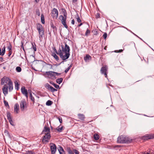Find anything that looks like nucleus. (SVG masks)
Segmentation results:
<instances>
[{
	"mask_svg": "<svg viewBox=\"0 0 154 154\" xmlns=\"http://www.w3.org/2000/svg\"><path fill=\"white\" fill-rule=\"evenodd\" d=\"M61 47L62 49V51L65 52V55H63V54L60 57V58L63 60L68 59L70 56V49L69 45H67L66 43H65V46L64 47L63 45H61Z\"/></svg>",
	"mask_w": 154,
	"mask_h": 154,
	"instance_id": "f257e3e1",
	"label": "nucleus"
},
{
	"mask_svg": "<svg viewBox=\"0 0 154 154\" xmlns=\"http://www.w3.org/2000/svg\"><path fill=\"white\" fill-rule=\"evenodd\" d=\"M1 85H6L8 86V90L9 92L13 89V82L9 78L5 76L4 77L1 79Z\"/></svg>",
	"mask_w": 154,
	"mask_h": 154,
	"instance_id": "f03ea898",
	"label": "nucleus"
},
{
	"mask_svg": "<svg viewBox=\"0 0 154 154\" xmlns=\"http://www.w3.org/2000/svg\"><path fill=\"white\" fill-rule=\"evenodd\" d=\"M132 141V140L128 137L122 135L117 138V143H131Z\"/></svg>",
	"mask_w": 154,
	"mask_h": 154,
	"instance_id": "7ed1b4c3",
	"label": "nucleus"
},
{
	"mask_svg": "<svg viewBox=\"0 0 154 154\" xmlns=\"http://www.w3.org/2000/svg\"><path fill=\"white\" fill-rule=\"evenodd\" d=\"M37 25V29L38 31L39 40L41 42L45 34L44 29L41 24L38 23Z\"/></svg>",
	"mask_w": 154,
	"mask_h": 154,
	"instance_id": "20e7f679",
	"label": "nucleus"
},
{
	"mask_svg": "<svg viewBox=\"0 0 154 154\" xmlns=\"http://www.w3.org/2000/svg\"><path fill=\"white\" fill-rule=\"evenodd\" d=\"M63 10H64L63 11V16L60 15L59 17V19L61 21L62 23L64 26L65 28L67 29L68 26L66 23V21L67 18V13L66 11L63 9Z\"/></svg>",
	"mask_w": 154,
	"mask_h": 154,
	"instance_id": "39448f33",
	"label": "nucleus"
},
{
	"mask_svg": "<svg viewBox=\"0 0 154 154\" xmlns=\"http://www.w3.org/2000/svg\"><path fill=\"white\" fill-rule=\"evenodd\" d=\"M107 67L105 66L102 67L100 69V72L102 74H104L106 78H107Z\"/></svg>",
	"mask_w": 154,
	"mask_h": 154,
	"instance_id": "423d86ee",
	"label": "nucleus"
},
{
	"mask_svg": "<svg viewBox=\"0 0 154 154\" xmlns=\"http://www.w3.org/2000/svg\"><path fill=\"white\" fill-rule=\"evenodd\" d=\"M58 12L57 9L54 8L51 11V16L53 19H57L58 17Z\"/></svg>",
	"mask_w": 154,
	"mask_h": 154,
	"instance_id": "0eeeda50",
	"label": "nucleus"
},
{
	"mask_svg": "<svg viewBox=\"0 0 154 154\" xmlns=\"http://www.w3.org/2000/svg\"><path fill=\"white\" fill-rule=\"evenodd\" d=\"M51 137V136L50 133H47L45 134V135L43 138L42 141L44 142V141L46 142H48L49 141L48 140L50 139Z\"/></svg>",
	"mask_w": 154,
	"mask_h": 154,
	"instance_id": "6e6552de",
	"label": "nucleus"
},
{
	"mask_svg": "<svg viewBox=\"0 0 154 154\" xmlns=\"http://www.w3.org/2000/svg\"><path fill=\"white\" fill-rule=\"evenodd\" d=\"M20 108L21 110L22 111H23L26 108V103L24 100H22L21 101L20 104Z\"/></svg>",
	"mask_w": 154,
	"mask_h": 154,
	"instance_id": "1a4fd4ad",
	"label": "nucleus"
},
{
	"mask_svg": "<svg viewBox=\"0 0 154 154\" xmlns=\"http://www.w3.org/2000/svg\"><path fill=\"white\" fill-rule=\"evenodd\" d=\"M50 146L51 150V154H55L57 150V147L55 144L54 143H51Z\"/></svg>",
	"mask_w": 154,
	"mask_h": 154,
	"instance_id": "9d476101",
	"label": "nucleus"
},
{
	"mask_svg": "<svg viewBox=\"0 0 154 154\" xmlns=\"http://www.w3.org/2000/svg\"><path fill=\"white\" fill-rule=\"evenodd\" d=\"M45 88L50 91L54 92L55 91H57V90L54 88L52 86H51L48 83H46L45 84Z\"/></svg>",
	"mask_w": 154,
	"mask_h": 154,
	"instance_id": "9b49d317",
	"label": "nucleus"
},
{
	"mask_svg": "<svg viewBox=\"0 0 154 154\" xmlns=\"http://www.w3.org/2000/svg\"><path fill=\"white\" fill-rule=\"evenodd\" d=\"M21 90L22 94L27 98H28V93L27 89L25 88V87L24 86L22 87Z\"/></svg>",
	"mask_w": 154,
	"mask_h": 154,
	"instance_id": "f8f14e48",
	"label": "nucleus"
},
{
	"mask_svg": "<svg viewBox=\"0 0 154 154\" xmlns=\"http://www.w3.org/2000/svg\"><path fill=\"white\" fill-rule=\"evenodd\" d=\"M8 86L6 85H5L2 88V91L3 93L5 95H6L8 94Z\"/></svg>",
	"mask_w": 154,
	"mask_h": 154,
	"instance_id": "ddd939ff",
	"label": "nucleus"
},
{
	"mask_svg": "<svg viewBox=\"0 0 154 154\" xmlns=\"http://www.w3.org/2000/svg\"><path fill=\"white\" fill-rule=\"evenodd\" d=\"M154 138V135L153 134H149L146 135L144 137V140H147L148 139H152Z\"/></svg>",
	"mask_w": 154,
	"mask_h": 154,
	"instance_id": "4468645a",
	"label": "nucleus"
},
{
	"mask_svg": "<svg viewBox=\"0 0 154 154\" xmlns=\"http://www.w3.org/2000/svg\"><path fill=\"white\" fill-rule=\"evenodd\" d=\"M19 110V106L18 104L17 103L15 104L14 106V111L17 113H18V111Z\"/></svg>",
	"mask_w": 154,
	"mask_h": 154,
	"instance_id": "2eb2a0df",
	"label": "nucleus"
},
{
	"mask_svg": "<svg viewBox=\"0 0 154 154\" xmlns=\"http://www.w3.org/2000/svg\"><path fill=\"white\" fill-rule=\"evenodd\" d=\"M5 47L4 46L2 49L1 52V49L0 48V55L3 56L5 54Z\"/></svg>",
	"mask_w": 154,
	"mask_h": 154,
	"instance_id": "dca6fc26",
	"label": "nucleus"
},
{
	"mask_svg": "<svg viewBox=\"0 0 154 154\" xmlns=\"http://www.w3.org/2000/svg\"><path fill=\"white\" fill-rule=\"evenodd\" d=\"M28 91L30 94V99L32 101V102L33 103H34L35 102V99L33 97L31 93L32 91L30 90H29Z\"/></svg>",
	"mask_w": 154,
	"mask_h": 154,
	"instance_id": "f3484780",
	"label": "nucleus"
},
{
	"mask_svg": "<svg viewBox=\"0 0 154 154\" xmlns=\"http://www.w3.org/2000/svg\"><path fill=\"white\" fill-rule=\"evenodd\" d=\"M74 149H73L72 150L70 147H68L67 148V150L68 154H74Z\"/></svg>",
	"mask_w": 154,
	"mask_h": 154,
	"instance_id": "a211bd4d",
	"label": "nucleus"
},
{
	"mask_svg": "<svg viewBox=\"0 0 154 154\" xmlns=\"http://www.w3.org/2000/svg\"><path fill=\"white\" fill-rule=\"evenodd\" d=\"M78 116L79 119L82 121H84L85 118V116L83 114H79Z\"/></svg>",
	"mask_w": 154,
	"mask_h": 154,
	"instance_id": "6ab92c4d",
	"label": "nucleus"
},
{
	"mask_svg": "<svg viewBox=\"0 0 154 154\" xmlns=\"http://www.w3.org/2000/svg\"><path fill=\"white\" fill-rule=\"evenodd\" d=\"M58 151H59L60 154H64V151L63 148V147L60 146L58 149Z\"/></svg>",
	"mask_w": 154,
	"mask_h": 154,
	"instance_id": "aec40b11",
	"label": "nucleus"
},
{
	"mask_svg": "<svg viewBox=\"0 0 154 154\" xmlns=\"http://www.w3.org/2000/svg\"><path fill=\"white\" fill-rule=\"evenodd\" d=\"M46 73L47 75L48 76H52L55 77V75L54 74V72L53 71H49L47 72Z\"/></svg>",
	"mask_w": 154,
	"mask_h": 154,
	"instance_id": "412c9836",
	"label": "nucleus"
},
{
	"mask_svg": "<svg viewBox=\"0 0 154 154\" xmlns=\"http://www.w3.org/2000/svg\"><path fill=\"white\" fill-rule=\"evenodd\" d=\"M50 131V129L49 128L45 126L44 128L42 133H43L44 132H47L48 133H49Z\"/></svg>",
	"mask_w": 154,
	"mask_h": 154,
	"instance_id": "4be33fe9",
	"label": "nucleus"
},
{
	"mask_svg": "<svg viewBox=\"0 0 154 154\" xmlns=\"http://www.w3.org/2000/svg\"><path fill=\"white\" fill-rule=\"evenodd\" d=\"M91 57L89 54H86L85 57H84V60L85 61L91 60Z\"/></svg>",
	"mask_w": 154,
	"mask_h": 154,
	"instance_id": "5701e85b",
	"label": "nucleus"
},
{
	"mask_svg": "<svg viewBox=\"0 0 154 154\" xmlns=\"http://www.w3.org/2000/svg\"><path fill=\"white\" fill-rule=\"evenodd\" d=\"M41 21L42 23L44 24L45 23V20L44 15L42 14L41 16Z\"/></svg>",
	"mask_w": 154,
	"mask_h": 154,
	"instance_id": "b1692460",
	"label": "nucleus"
},
{
	"mask_svg": "<svg viewBox=\"0 0 154 154\" xmlns=\"http://www.w3.org/2000/svg\"><path fill=\"white\" fill-rule=\"evenodd\" d=\"M63 81V78H60L57 79H56V82L58 84H60Z\"/></svg>",
	"mask_w": 154,
	"mask_h": 154,
	"instance_id": "393cba45",
	"label": "nucleus"
},
{
	"mask_svg": "<svg viewBox=\"0 0 154 154\" xmlns=\"http://www.w3.org/2000/svg\"><path fill=\"white\" fill-rule=\"evenodd\" d=\"M63 126H61L60 128V126L58 127L57 128H56V130L58 131V132H61L62 131V130H63Z\"/></svg>",
	"mask_w": 154,
	"mask_h": 154,
	"instance_id": "a878e982",
	"label": "nucleus"
},
{
	"mask_svg": "<svg viewBox=\"0 0 154 154\" xmlns=\"http://www.w3.org/2000/svg\"><path fill=\"white\" fill-rule=\"evenodd\" d=\"M63 52L62 49L61 50L60 48L58 51H57V54L60 56L63 54Z\"/></svg>",
	"mask_w": 154,
	"mask_h": 154,
	"instance_id": "bb28decb",
	"label": "nucleus"
},
{
	"mask_svg": "<svg viewBox=\"0 0 154 154\" xmlns=\"http://www.w3.org/2000/svg\"><path fill=\"white\" fill-rule=\"evenodd\" d=\"M32 48H33L34 51L35 52L36 51L37 49L36 47V45L35 44V43H32Z\"/></svg>",
	"mask_w": 154,
	"mask_h": 154,
	"instance_id": "cd10ccee",
	"label": "nucleus"
},
{
	"mask_svg": "<svg viewBox=\"0 0 154 154\" xmlns=\"http://www.w3.org/2000/svg\"><path fill=\"white\" fill-rule=\"evenodd\" d=\"M94 138L96 140H97L99 138V136L97 134H95L94 135Z\"/></svg>",
	"mask_w": 154,
	"mask_h": 154,
	"instance_id": "c85d7f7f",
	"label": "nucleus"
},
{
	"mask_svg": "<svg viewBox=\"0 0 154 154\" xmlns=\"http://www.w3.org/2000/svg\"><path fill=\"white\" fill-rule=\"evenodd\" d=\"M52 56H53L54 58L56 59V60L58 61L59 60V58L57 55V54L55 53H53L52 54Z\"/></svg>",
	"mask_w": 154,
	"mask_h": 154,
	"instance_id": "c756f323",
	"label": "nucleus"
},
{
	"mask_svg": "<svg viewBox=\"0 0 154 154\" xmlns=\"http://www.w3.org/2000/svg\"><path fill=\"white\" fill-rule=\"evenodd\" d=\"M14 83H15V89L16 90H18L19 88V84L16 81Z\"/></svg>",
	"mask_w": 154,
	"mask_h": 154,
	"instance_id": "7c9ffc66",
	"label": "nucleus"
},
{
	"mask_svg": "<svg viewBox=\"0 0 154 154\" xmlns=\"http://www.w3.org/2000/svg\"><path fill=\"white\" fill-rule=\"evenodd\" d=\"M24 154H35V152L32 150L26 151Z\"/></svg>",
	"mask_w": 154,
	"mask_h": 154,
	"instance_id": "2f4dec72",
	"label": "nucleus"
},
{
	"mask_svg": "<svg viewBox=\"0 0 154 154\" xmlns=\"http://www.w3.org/2000/svg\"><path fill=\"white\" fill-rule=\"evenodd\" d=\"M52 102L50 100H48L46 102V104L48 106H51L52 103Z\"/></svg>",
	"mask_w": 154,
	"mask_h": 154,
	"instance_id": "473e14b6",
	"label": "nucleus"
},
{
	"mask_svg": "<svg viewBox=\"0 0 154 154\" xmlns=\"http://www.w3.org/2000/svg\"><path fill=\"white\" fill-rule=\"evenodd\" d=\"M12 46L10 43L8 44V46L7 47V49L9 51H12Z\"/></svg>",
	"mask_w": 154,
	"mask_h": 154,
	"instance_id": "72a5a7b5",
	"label": "nucleus"
},
{
	"mask_svg": "<svg viewBox=\"0 0 154 154\" xmlns=\"http://www.w3.org/2000/svg\"><path fill=\"white\" fill-rule=\"evenodd\" d=\"M7 116L8 120L11 119V113L9 112H8L7 113Z\"/></svg>",
	"mask_w": 154,
	"mask_h": 154,
	"instance_id": "f704fd0d",
	"label": "nucleus"
},
{
	"mask_svg": "<svg viewBox=\"0 0 154 154\" xmlns=\"http://www.w3.org/2000/svg\"><path fill=\"white\" fill-rule=\"evenodd\" d=\"M90 32L91 31L90 30H89L88 28L87 29V30L85 33V35L88 36V35H89V34H90Z\"/></svg>",
	"mask_w": 154,
	"mask_h": 154,
	"instance_id": "c9c22d12",
	"label": "nucleus"
},
{
	"mask_svg": "<svg viewBox=\"0 0 154 154\" xmlns=\"http://www.w3.org/2000/svg\"><path fill=\"white\" fill-rule=\"evenodd\" d=\"M72 64H71L67 68H66L65 70V73H67L70 68L72 67Z\"/></svg>",
	"mask_w": 154,
	"mask_h": 154,
	"instance_id": "e433bc0d",
	"label": "nucleus"
},
{
	"mask_svg": "<svg viewBox=\"0 0 154 154\" xmlns=\"http://www.w3.org/2000/svg\"><path fill=\"white\" fill-rule=\"evenodd\" d=\"M16 70L18 72H20L21 71V69L20 66H17L16 68Z\"/></svg>",
	"mask_w": 154,
	"mask_h": 154,
	"instance_id": "4c0bfd02",
	"label": "nucleus"
},
{
	"mask_svg": "<svg viewBox=\"0 0 154 154\" xmlns=\"http://www.w3.org/2000/svg\"><path fill=\"white\" fill-rule=\"evenodd\" d=\"M77 18H76L77 21L78 23H81L82 21L81 20L80 18L79 15L78 14L77 15Z\"/></svg>",
	"mask_w": 154,
	"mask_h": 154,
	"instance_id": "58836bf2",
	"label": "nucleus"
},
{
	"mask_svg": "<svg viewBox=\"0 0 154 154\" xmlns=\"http://www.w3.org/2000/svg\"><path fill=\"white\" fill-rule=\"evenodd\" d=\"M4 102L5 106L6 107L8 106L9 107V106L8 105V102L7 101H6V100H4Z\"/></svg>",
	"mask_w": 154,
	"mask_h": 154,
	"instance_id": "ea45409f",
	"label": "nucleus"
},
{
	"mask_svg": "<svg viewBox=\"0 0 154 154\" xmlns=\"http://www.w3.org/2000/svg\"><path fill=\"white\" fill-rule=\"evenodd\" d=\"M123 27L124 28H125V29H126L128 31L130 32H131V33H132L134 35L136 36L137 37H138V36L137 35H136L135 34H134V33L132 32L131 30H129V29H128L126 27Z\"/></svg>",
	"mask_w": 154,
	"mask_h": 154,
	"instance_id": "a19ab883",
	"label": "nucleus"
},
{
	"mask_svg": "<svg viewBox=\"0 0 154 154\" xmlns=\"http://www.w3.org/2000/svg\"><path fill=\"white\" fill-rule=\"evenodd\" d=\"M21 45L20 46V47H21V48L22 49H23V51H24L25 52V49H24V46H23V42H21Z\"/></svg>",
	"mask_w": 154,
	"mask_h": 154,
	"instance_id": "79ce46f5",
	"label": "nucleus"
},
{
	"mask_svg": "<svg viewBox=\"0 0 154 154\" xmlns=\"http://www.w3.org/2000/svg\"><path fill=\"white\" fill-rule=\"evenodd\" d=\"M8 121H9L10 124H11V125L12 126L14 125V122H13V121H12V119L8 120Z\"/></svg>",
	"mask_w": 154,
	"mask_h": 154,
	"instance_id": "37998d69",
	"label": "nucleus"
},
{
	"mask_svg": "<svg viewBox=\"0 0 154 154\" xmlns=\"http://www.w3.org/2000/svg\"><path fill=\"white\" fill-rule=\"evenodd\" d=\"M100 14L99 13H97L96 14L95 16L96 18H98L100 17Z\"/></svg>",
	"mask_w": 154,
	"mask_h": 154,
	"instance_id": "c03bdc74",
	"label": "nucleus"
},
{
	"mask_svg": "<svg viewBox=\"0 0 154 154\" xmlns=\"http://www.w3.org/2000/svg\"><path fill=\"white\" fill-rule=\"evenodd\" d=\"M54 86L57 89H58L59 88V86L58 85L56 84H54Z\"/></svg>",
	"mask_w": 154,
	"mask_h": 154,
	"instance_id": "a18cd8bd",
	"label": "nucleus"
},
{
	"mask_svg": "<svg viewBox=\"0 0 154 154\" xmlns=\"http://www.w3.org/2000/svg\"><path fill=\"white\" fill-rule=\"evenodd\" d=\"M74 152L75 154H79L80 153L79 151L76 149H74Z\"/></svg>",
	"mask_w": 154,
	"mask_h": 154,
	"instance_id": "49530a36",
	"label": "nucleus"
},
{
	"mask_svg": "<svg viewBox=\"0 0 154 154\" xmlns=\"http://www.w3.org/2000/svg\"><path fill=\"white\" fill-rule=\"evenodd\" d=\"M107 36V34L106 33H105L103 35V37L104 39L106 38Z\"/></svg>",
	"mask_w": 154,
	"mask_h": 154,
	"instance_id": "de8ad7c7",
	"label": "nucleus"
},
{
	"mask_svg": "<svg viewBox=\"0 0 154 154\" xmlns=\"http://www.w3.org/2000/svg\"><path fill=\"white\" fill-rule=\"evenodd\" d=\"M92 32H94V35H97V32L96 30H93Z\"/></svg>",
	"mask_w": 154,
	"mask_h": 154,
	"instance_id": "09e8293b",
	"label": "nucleus"
},
{
	"mask_svg": "<svg viewBox=\"0 0 154 154\" xmlns=\"http://www.w3.org/2000/svg\"><path fill=\"white\" fill-rule=\"evenodd\" d=\"M54 74L55 75H55H61V73H58L55 72H54Z\"/></svg>",
	"mask_w": 154,
	"mask_h": 154,
	"instance_id": "8fccbe9b",
	"label": "nucleus"
},
{
	"mask_svg": "<svg viewBox=\"0 0 154 154\" xmlns=\"http://www.w3.org/2000/svg\"><path fill=\"white\" fill-rule=\"evenodd\" d=\"M47 65H49V69H51L52 68V66L51 64H49V63H48L47 64Z\"/></svg>",
	"mask_w": 154,
	"mask_h": 154,
	"instance_id": "3c124183",
	"label": "nucleus"
},
{
	"mask_svg": "<svg viewBox=\"0 0 154 154\" xmlns=\"http://www.w3.org/2000/svg\"><path fill=\"white\" fill-rule=\"evenodd\" d=\"M12 53V51H9V53H8V56L9 57H10L11 54Z\"/></svg>",
	"mask_w": 154,
	"mask_h": 154,
	"instance_id": "603ef678",
	"label": "nucleus"
},
{
	"mask_svg": "<svg viewBox=\"0 0 154 154\" xmlns=\"http://www.w3.org/2000/svg\"><path fill=\"white\" fill-rule=\"evenodd\" d=\"M75 21L74 19H73L72 20L71 23L72 25H74L75 24Z\"/></svg>",
	"mask_w": 154,
	"mask_h": 154,
	"instance_id": "864d4df0",
	"label": "nucleus"
},
{
	"mask_svg": "<svg viewBox=\"0 0 154 154\" xmlns=\"http://www.w3.org/2000/svg\"><path fill=\"white\" fill-rule=\"evenodd\" d=\"M53 50H54V52L56 53L57 54V50L55 48H53Z\"/></svg>",
	"mask_w": 154,
	"mask_h": 154,
	"instance_id": "5fc2aeb1",
	"label": "nucleus"
},
{
	"mask_svg": "<svg viewBox=\"0 0 154 154\" xmlns=\"http://www.w3.org/2000/svg\"><path fill=\"white\" fill-rule=\"evenodd\" d=\"M51 27L53 28V29H54L55 28H56V26H54L53 24H52L51 25Z\"/></svg>",
	"mask_w": 154,
	"mask_h": 154,
	"instance_id": "6e6d98bb",
	"label": "nucleus"
},
{
	"mask_svg": "<svg viewBox=\"0 0 154 154\" xmlns=\"http://www.w3.org/2000/svg\"><path fill=\"white\" fill-rule=\"evenodd\" d=\"M59 121L60 122V123H62V119L61 118L60 119V118H59Z\"/></svg>",
	"mask_w": 154,
	"mask_h": 154,
	"instance_id": "4d7b16f0",
	"label": "nucleus"
},
{
	"mask_svg": "<svg viewBox=\"0 0 154 154\" xmlns=\"http://www.w3.org/2000/svg\"><path fill=\"white\" fill-rule=\"evenodd\" d=\"M36 13H37V15L38 16H39L40 15V12L38 10V11H36Z\"/></svg>",
	"mask_w": 154,
	"mask_h": 154,
	"instance_id": "13d9d810",
	"label": "nucleus"
},
{
	"mask_svg": "<svg viewBox=\"0 0 154 154\" xmlns=\"http://www.w3.org/2000/svg\"><path fill=\"white\" fill-rule=\"evenodd\" d=\"M49 82H50V83L51 84V85H53V86H54V84H55V83H54L52 81H50Z\"/></svg>",
	"mask_w": 154,
	"mask_h": 154,
	"instance_id": "bf43d9fd",
	"label": "nucleus"
},
{
	"mask_svg": "<svg viewBox=\"0 0 154 154\" xmlns=\"http://www.w3.org/2000/svg\"><path fill=\"white\" fill-rule=\"evenodd\" d=\"M0 61L1 62H2L3 61V58L2 57H0Z\"/></svg>",
	"mask_w": 154,
	"mask_h": 154,
	"instance_id": "052dcab7",
	"label": "nucleus"
},
{
	"mask_svg": "<svg viewBox=\"0 0 154 154\" xmlns=\"http://www.w3.org/2000/svg\"><path fill=\"white\" fill-rule=\"evenodd\" d=\"M83 24V23H81L80 24H79V25H78V27H80V26H82Z\"/></svg>",
	"mask_w": 154,
	"mask_h": 154,
	"instance_id": "680f3d73",
	"label": "nucleus"
},
{
	"mask_svg": "<svg viewBox=\"0 0 154 154\" xmlns=\"http://www.w3.org/2000/svg\"><path fill=\"white\" fill-rule=\"evenodd\" d=\"M123 51V50H122V49H120V50H119V51H118V52H122V51Z\"/></svg>",
	"mask_w": 154,
	"mask_h": 154,
	"instance_id": "e2e57ef3",
	"label": "nucleus"
},
{
	"mask_svg": "<svg viewBox=\"0 0 154 154\" xmlns=\"http://www.w3.org/2000/svg\"><path fill=\"white\" fill-rule=\"evenodd\" d=\"M77 1V0H72V2L73 3H75Z\"/></svg>",
	"mask_w": 154,
	"mask_h": 154,
	"instance_id": "0e129e2a",
	"label": "nucleus"
},
{
	"mask_svg": "<svg viewBox=\"0 0 154 154\" xmlns=\"http://www.w3.org/2000/svg\"><path fill=\"white\" fill-rule=\"evenodd\" d=\"M146 152H144V153L146 154H149V153L148 152H147L146 153Z\"/></svg>",
	"mask_w": 154,
	"mask_h": 154,
	"instance_id": "69168bd1",
	"label": "nucleus"
},
{
	"mask_svg": "<svg viewBox=\"0 0 154 154\" xmlns=\"http://www.w3.org/2000/svg\"><path fill=\"white\" fill-rule=\"evenodd\" d=\"M35 1L37 3L38 2V1H37V0H35Z\"/></svg>",
	"mask_w": 154,
	"mask_h": 154,
	"instance_id": "338daca9",
	"label": "nucleus"
},
{
	"mask_svg": "<svg viewBox=\"0 0 154 154\" xmlns=\"http://www.w3.org/2000/svg\"><path fill=\"white\" fill-rule=\"evenodd\" d=\"M138 37L140 39H141V40H142V39L141 38H140V37H139L138 36Z\"/></svg>",
	"mask_w": 154,
	"mask_h": 154,
	"instance_id": "774afa93",
	"label": "nucleus"
}]
</instances>
